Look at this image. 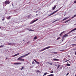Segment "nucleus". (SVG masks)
Wrapping results in <instances>:
<instances>
[{
    "label": "nucleus",
    "mask_w": 76,
    "mask_h": 76,
    "mask_svg": "<svg viewBox=\"0 0 76 76\" xmlns=\"http://www.w3.org/2000/svg\"><path fill=\"white\" fill-rule=\"evenodd\" d=\"M75 30H76V28L71 30V31H70L69 33H67V34H65L64 35V36L63 37V38H64V37H67V36H68V34H69L70 33H71V32H72L73 31H75Z\"/></svg>",
    "instance_id": "nucleus-1"
},
{
    "label": "nucleus",
    "mask_w": 76,
    "mask_h": 76,
    "mask_svg": "<svg viewBox=\"0 0 76 76\" xmlns=\"http://www.w3.org/2000/svg\"><path fill=\"white\" fill-rule=\"evenodd\" d=\"M29 54H30V53H28L26 54V55L21 56L20 57V58H23V57H26V56H28V55H29Z\"/></svg>",
    "instance_id": "nucleus-2"
},
{
    "label": "nucleus",
    "mask_w": 76,
    "mask_h": 76,
    "mask_svg": "<svg viewBox=\"0 0 76 76\" xmlns=\"http://www.w3.org/2000/svg\"><path fill=\"white\" fill-rule=\"evenodd\" d=\"M10 2L9 1V0H7L4 2V4H10Z\"/></svg>",
    "instance_id": "nucleus-3"
},
{
    "label": "nucleus",
    "mask_w": 76,
    "mask_h": 76,
    "mask_svg": "<svg viewBox=\"0 0 76 76\" xmlns=\"http://www.w3.org/2000/svg\"><path fill=\"white\" fill-rule=\"evenodd\" d=\"M50 48V46L46 47L45 48H44L43 50H40V51H41V52L43 51H44L45 50H47V49H48V48Z\"/></svg>",
    "instance_id": "nucleus-4"
},
{
    "label": "nucleus",
    "mask_w": 76,
    "mask_h": 76,
    "mask_svg": "<svg viewBox=\"0 0 76 76\" xmlns=\"http://www.w3.org/2000/svg\"><path fill=\"white\" fill-rule=\"evenodd\" d=\"M17 60H20V61H25L24 59L21 58L20 57H19Z\"/></svg>",
    "instance_id": "nucleus-5"
},
{
    "label": "nucleus",
    "mask_w": 76,
    "mask_h": 76,
    "mask_svg": "<svg viewBox=\"0 0 76 76\" xmlns=\"http://www.w3.org/2000/svg\"><path fill=\"white\" fill-rule=\"evenodd\" d=\"M57 12H58V10H57L54 11V12H53L52 13L49 15V16H51L52 15H54V13H56Z\"/></svg>",
    "instance_id": "nucleus-6"
},
{
    "label": "nucleus",
    "mask_w": 76,
    "mask_h": 76,
    "mask_svg": "<svg viewBox=\"0 0 76 76\" xmlns=\"http://www.w3.org/2000/svg\"><path fill=\"white\" fill-rule=\"evenodd\" d=\"M38 20V19H36V20H34L30 23V24H32V23H34V22H36V21H37Z\"/></svg>",
    "instance_id": "nucleus-7"
},
{
    "label": "nucleus",
    "mask_w": 76,
    "mask_h": 76,
    "mask_svg": "<svg viewBox=\"0 0 76 76\" xmlns=\"http://www.w3.org/2000/svg\"><path fill=\"white\" fill-rule=\"evenodd\" d=\"M14 64L15 65H18V64H22V63L20 62H17L14 63Z\"/></svg>",
    "instance_id": "nucleus-8"
},
{
    "label": "nucleus",
    "mask_w": 76,
    "mask_h": 76,
    "mask_svg": "<svg viewBox=\"0 0 76 76\" xmlns=\"http://www.w3.org/2000/svg\"><path fill=\"white\" fill-rule=\"evenodd\" d=\"M69 18H70V17H66L64 19L62 20L63 21H64V20H66V19H69Z\"/></svg>",
    "instance_id": "nucleus-9"
},
{
    "label": "nucleus",
    "mask_w": 76,
    "mask_h": 76,
    "mask_svg": "<svg viewBox=\"0 0 76 76\" xmlns=\"http://www.w3.org/2000/svg\"><path fill=\"white\" fill-rule=\"evenodd\" d=\"M53 61H58L59 59L57 58H53Z\"/></svg>",
    "instance_id": "nucleus-10"
},
{
    "label": "nucleus",
    "mask_w": 76,
    "mask_h": 76,
    "mask_svg": "<svg viewBox=\"0 0 76 76\" xmlns=\"http://www.w3.org/2000/svg\"><path fill=\"white\" fill-rule=\"evenodd\" d=\"M63 33H64V31H63L60 34H59V36L60 37H61V35H62V34H63Z\"/></svg>",
    "instance_id": "nucleus-11"
},
{
    "label": "nucleus",
    "mask_w": 76,
    "mask_h": 76,
    "mask_svg": "<svg viewBox=\"0 0 76 76\" xmlns=\"http://www.w3.org/2000/svg\"><path fill=\"white\" fill-rule=\"evenodd\" d=\"M47 64H50V65H52V64H53V63H50L49 62H47L46 63Z\"/></svg>",
    "instance_id": "nucleus-12"
},
{
    "label": "nucleus",
    "mask_w": 76,
    "mask_h": 76,
    "mask_svg": "<svg viewBox=\"0 0 76 76\" xmlns=\"http://www.w3.org/2000/svg\"><path fill=\"white\" fill-rule=\"evenodd\" d=\"M19 54H20L19 53H17V54L14 55V56L15 57V56H18V55H19Z\"/></svg>",
    "instance_id": "nucleus-13"
},
{
    "label": "nucleus",
    "mask_w": 76,
    "mask_h": 76,
    "mask_svg": "<svg viewBox=\"0 0 76 76\" xmlns=\"http://www.w3.org/2000/svg\"><path fill=\"white\" fill-rule=\"evenodd\" d=\"M28 31H34L33 30H32V29H28Z\"/></svg>",
    "instance_id": "nucleus-14"
},
{
    "label": "nucleus",
    "mask_w": 76,
    "mask_h": 76,
    "mask_svg": "<svg viewBox=\"0 0 76 76\" xmlns=\"http://www.w3.org/2000/svg\"><path fill=\"white\" fill-rule=\"evenodd\" d=\"M56 6H54L53 8L52 9V10H54L55 9H56Z\"/></svg>",
    "instance_id": "nucleus-15"
},
{
    "label": "nucleus",
    "mask_w": 76,
    "mask_h": 76,
    "mask_svg": "<svg viewBox=\"0 0 76 76\" xmlns=\"http://www.w3.org/2000/svg\"><path fill=\"white\" fill-rule=\"evenodd\" d=\"M11 17V16H10L8 17V18H7V19H10L11 18H10Z\"/></svg>",
    "instance_id": "nucleus-16"
},
{
    "label": "nucleus",
    "mask_w": 76,
    "mask_h": 76,
    "mask_svg": "<svg viewBox=\"0 0 76 76\" xmlns=\"http://www.w3.org/2000/svg\"><path fill=\"white\" fill-rule=\"evenodd\" d=\"M54 74H51L50 75H47V76H54Z\"/></svg>",
    "instance_id": "nucleus-17"
},
{
    "label": "nucleus",
    "mask_w": 76,
    "mask_h": 76,
    "mask_svg": "<svg viewBox=\"0 0 76 76\" xmlns=\"http://www.w3.org/2000/svg\"><path fill=\"white\" fill-rule=\"evenodd\" d=\"M34 39H37V36L35 37L34 38Z\"/></svg>",
    "instance_id": "nucleus-18"
},
{
    "label": "nucleus",
    "mask_w": 76,
    "mask_h": 76,
    "mask_svg": "<svg viewBox=\"0 0 76 76\" xmlns=\"http://www.w3.org/2000/svg\"><path fill=\"white\" fill-rule=\"evenodd\" d=\"M48 73H47V72H45V73L43 76H45V75H47V74H48Z\"/></svg>",
    "instance_id": "nucleus-19"
},
{
    "label": "nucleus",
    "mask_w": 76,
    "mask_h": 76,
    "mask_svg": "<svg viewBox=\"0 0 76 76\" xmlns=\"http://www.w3.org/2000/svg\"><path fill=\"white\" fill-rule=\"evenodd\" d=\"M66 65L67 66H70L71 65L69 64H67Z\"/></svg>",
    "instance_id": "nucleus-20"
},
{
    "label": "nucleus",
    "mask_w": 76,
    "mask_h": 76,
    "mask_svg": "<svg viewBox=\"0 0 76 76\" xmlns=\"http://www.w3.org/2000/svg\"><path fill=\"white\" fill-rule=\"evenodd\" d=\"M8 45H12V43H9L8 44Z\"/></svg>",
    "instance_id": "nucleus-21"
},
{
    "label": "nucleus",
    "mask_w": 76,
    "mask_h": 76,
    "mask_svg": "<svg viewBox=\"0 0 76 76\" xmlns=\"http://www.w3.org/2000/svg\"><path fill=\"white\" fill-rule=\"evenodd\" d=\"M69 20H70V19L67 20L65 22V23H66V22H69Z\"/></svg>",
    "instance_id": "nucleus-22"
},
{
    "label": "nucleus",
    "mask_w": 76,
    "mask_h": 76,
    "mask_svg": "<svg viewBox=\"0 0 76 76\" xmlns=\"http://www.w3.org/2000/svg\"><path fill=\"white\" fill-rule=\"evenodd\" d=\"M60 65H58V67H57V69H58V68L60 67Z\"/></svg>",
    "instance_id": "nucleus-23"
},
{
    "label": "nucleus",
    "mask_w": 76,
    "mask_h": 76,
    "mask_svg": "<svg viewBox=\"0 0 76 76\" xmlns=\"http://www.w3.org/2000/svg\"><path fill=\"white\" fill-rule=\"evenodd\" d=\"M33 60L34 61H35L36 63H37V60L35 59H34Z\"/></svg>",
    "instance_id": "nucleus-24"
},
{
    "label": "nucleus",
    "mask_w": 76,
    "mask_h": 76,
    "mask_svg": "<svg viewBox=\"0 0 76 76\" xmlns=\"http://www.w3.org/2000/svg\"><path fill=\"white\" fill-rule=\"evenodd\" d=\"M69 60H70V59H69V60H66V61H65V62H67V61H69Z\"/></svg>",
    "instance_id": "nucleus-25"
},
{
    "label": "nucleus",
    "mask_w": 76,
    "mask_h": 76,
    "mask_svg": "<svg viewBox=\"0 0 76 76\" xmlns=\"http://www.w3.org/2000/svg\"><path fill=\"white\" fill-rule=\"evenodd\" d=\"M23 68H24V67L23 66L21 68V69H20V70H22L23 69Z\"/></svg>",
    "instance_id": "nucleus-26"
},
{
    "label": "nucleus",
    "mask_w": 76,
    "mask_h": 76,
    "mask_svg": "<svg viewBox=\"0 0 76 76\" xmlns=\"http://www.w3.org/2000/svg\"><path fill=\"white\" fill-rule=\"evenodd\" d=\"M32 64H35V62H34V61H33L32 62Z\"/></svg>",
    "instance_id": "nucleus-27"
},
{
    "label": "nucleus",
    "mask_w": 76,
    "mask_h": 76,
    "mask_svg": "<svg viewBox=\"0 0 76 76\" xmlns=\"http://www.w3.org/2000/svg\"><path fill=\"white\" fill-rule=\"evenodd\" d=\"M36 63H37V64H39V63L38 62H36Z\"/></svg>",
    "instance_id": "nucleus-28"
},
{
    "label": "nucleus",
    "mask_w": 76,
    "mask_h": 76,
    "mask_svg": "<svg viewBox=\"0 0 76 76\" xmlns=\"http://www.w3.org/2000/svg\"><path fill=\"white\" fill-rule=\"evenodd\" d=\"M60 37H58L57 39V40H58V39H60Z\"/></svg>",
    "instance_id": "nucleus-29"
},
{
    "label": "nucleus",
    "mask_w": 76,
    "mask_h": 76,
    "mask_svg": "<svg viewBox=\"0 0 76 76\" xmlns=\"http://www.w3.org/2000/svg\"><path fill=\"white\" fill-rule=\"evenodd\" d=\"M68 75H69V73H67L66 75V76H67Z\"/></svg>",
    "instance_id": "nucleus-30"
},
{
    "label": "nucleus",
    "mask_w": 76,
    "mask_h": 76,
    "mask_svg": "<svg viewBox=\"0 0 76 76\" xmlns=\"http://www.w3.org/2000/svg\"><path fill=\"white\" fill-rule=\"evenodd\" d=\"M0 48L3 47V45L0 46Z\"/></svg>",
    "instance_id": "nucleus-31"
},
{
    "label": "nucleus",
    "mask_w": 76,
    "mask_h": 76,
    "mask_svg": "<svg viewBox=\"0 0 76 76\" xmlns=\"http://www.w3.org/2000/svg\"><path fill=\"white\" fill-rule=\"evenodd\" d=\"M73 45H76V44H72V46H73Z\"/></svg>",
    "instance_id": "nucleus-32"
},
{
    "label": "nucleus",
    "mask_w": 76,
    "mask_h": 76,
    "mask_svg": "<svg viewBox=\"0 0 76 76\" xmlns=\"http://www.w3.org/2000/svg\"><path fill=\"white\" fill-rule=\"evenodd\" d=\"M75 18V17H74V16H73V17H72V19H73V18Z\"/></svg>",
    "instance_id": "nucleus-33"
},
{
    "label": "nucleus",
    "mask_w": 76,
    "mask_h": 76,
    "mask_svg": "<svg viewBox=\"0 0 76 76\" xmlns=\"http://www.w3.org/2000/svg\"><path fill=\"white\" fill-rule=\"evenodd\" d=\"M76 14L74 16V17H76Z\"/></svg>",
    "instance_id": "nucleus-34"
},
{
    "label": "nucleus",
    "mask_w": 76,
    "mask_h": 76,
    "mask_svg": "<svg viewBox=\"0 0 76 76\" xmlns=\"http://www.w3.org/2000/svg\"><path fill=\"white\" fill-rule=\"evenodd\" d=\"M74 3H76V0L74 1Z\"/></svg>",
    "instance_id": "nucleus-35"
},
{
    "label": "nucleus",
    "mask_w": 76,
    "mask_h": 76,
    "mask_svg": "<svg viewBox=\"0 0 76 76\" xmlns=\"http://www.w3.org/2000/svg\"><path fill=\"white\" fill-rule=\"evenodd\" d=\"M31 16V15H29L28 16V18H30V17Z\"/></svg>",
    "instance_id": "nucleus-36"
},
{
    "label": "nucleus",
    "mask_w": 76,
    "mask_h": 76,
    "mask_svg": "<svg viewBox=\"0 0 76 76\" xmlns=\"http://www.w3.org/2000/svg\"><path fill=\"white\" fill-rule=\"evenodd\" d=\"M60 69H62V66H60Z\"/></svg>",
    "instance_id": "nucleus-37"
},
{
    "label": "nucleus",
    "mask_w": 76,
    "mask_h": 76,
    "mask_svg": "<svg viewBox=\"0 0 76 76\" xmlns=\"http://www.w3.org/2000/svg\"><path fill=\"white\" fill-rule=\"evenodd\" d=\"M2 20H4V19H2Z\"/></svg>",
    "instance_id": "nucleus-38"
},
{
    "label": "nucleus",
    "mask_w": 76,
    "mask_h": 76,
    "mask_svg": "<svg viewBox=\"0 0 76 76\" xmlns=\"http://www.w3.org/2000/svg\"><path fill=\"white\" fill-rule=\"evenodd\" d=\"M39 70L37 71V72H39Z\"/></svg>",
    "instance_id": "nucleus-39"
},
{
    "label": "nucleus",
    "mask_w": 76,
    "mask_h": 76,
    "mask_svg": "<svg viewBox=\"0 0 76 76\" xmlns=\"http://www.w3.org/2000/svg\"><path fill=\"white\" fill-rule=\"evenodd\" d=\"M29 42H27V44H29Z\"/></svg>",
    "instance_id": "nucleus-40"
},
{
    "label": "nucleus",
    "mask_w": 76,
    "mask_h": 76,
    "mask_svg": "<svg viewBox=\"0 0 76 76\" xmlns=\"http://www.w3.org/2000/svg\"><path fill=\"white\" fill-rule=\"evenodd\" d=\"M75 55H76V52H75Z\"/></svg>",
    "instance_id": "nucleus-41"
},
{
    "label": "nucleus",
    "mask_w": 76,
    "mask_h": 76,
    "mask_svg": "<svg viewBox=\"0 0 76 76\" xmlns=\"http://www.w3.org/2000/svg\"><path fill=\"white\" fill-rule=\"evenodd\" d=\"M51 73H53V71H52V72H51Z\"/></svg>",
    "instance_id": "nucleus-42"
},
{
    "label": "nucleus",
    "mask_w": 76,
    "mask_h": 76,
    "mask_svg": "<svg viewBox=\"0 0 76 76\" xmlns=\"http://www.w3.org/2000/svg\"><path fill=\"white\" fill-rule=\"evenodd\" d=\"M53 54H55V53H56L55 52H53Z\"/></svg>",
    "instance_id": "nucleus-43"
},
{
    "label": "nucleus",
    "mask_w": 76,
    "mask_h": 76,
    "mask_svg": "<svg viewBox=\"0 0 76 76\" xmlns=\"http://www.w3.org/2000/svg\"><path fill=\"white\" fill-rule=\"evenodd\" d=\"M74 25H76V24H74Z\"/></svg>",
    "instance_id": "nucleus-44"
},
{
    "label": "nucleus",
    "mask_w": 76,
    "mask_h": 76,
    "mask_svg": "<svg viewBox=\"0 0 76 76\" xmlns=\"http://www.w3.org/2000/svg\"><path fill=\"white\" fill-rule=\"evenodd\" d=\"M1 27L0 26V29H1Z\"/></svg>",
    "instance_id": "nucleus-45"
},
{
    "label": "nucleus",
    "mask_w": 76,
    "mask_h": 76,
    "mask_svg": "<svg viewBox=\"0 0 76 76\" xmlns=\"http://www.w3.org/2000/svg\"><path fill=\"white\" fill-rule=\"evenodd\" d=\"M6 59H7V58H6Z\"/></svg>",
    "instance_id": "nucleus-46"
},
{
    "label": "nucleus",
    "mask_w": 76,
    "mask_h": 76,
    "mask_svg": "<svg viewBox=\"0 0 76 76\" xmlns=\"http://www.w3.org/2000/svg\"><path fill=\"white\" fill-rule=\"evenodd\" d=\"M75 76H76V75H75Z\"/></svg>",
    "instance_id": "nucleus-47"
},
{
    "label": "nucleus",
    "mask_w": 76,
    "mask_h": 76,
    "mask_svg": "<svg viewBox=\"0 0 76 76\" xmlns=\"http://www.w3.org/2000/svg\"><path fill=\"white\" fill-rule=\"evenodd\" d=\"M76 37H75V38H76Z\"/></svg>",
    "instance_id": "nucleus-48"
},
{
    "label": "nucleus",
    "mask_w": 76,
    "mask_h": 76,
    "mask_svg": "<svg viewBox=\"0 0 76 76\" xmlns=\"http://www.w3.org/2000/svg\"><path fill=\"white\" fill-rule=\"evenodd\" d=\"M55 66H57V65H55Z\"/></svg>",
    "instance_id": "nucleus-49"
},
{
    "label": "nucleus",
    "mask_w": 76,
    "mask_h": 76,
    "mask_svg": "<svg viewBox=\"0 0 76 76\" xmlns=\"http://www.w3.org/2000/svg\"><path fill=\"white\" fill-rule=\"evenodd\" d=\"M12 5L13 6V4H12Z\"/></svg>",
    "instance_id": "nucleus-50"
}]
</instances>
